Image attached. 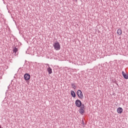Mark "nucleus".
Wrapping results in <instances>:
<instances>
[{"mask_svg":"<svg viewBox=\"0 0 128 128\" xmlns=\"http://www.w3.org/2000/svg\"><path fill=\"white\" fill-rule=\"evenodd\" d=\"M75 104L78 108H80L79 110V112L80 114H84V110H86L84 104H82V101L80 100H77L75 102Z\"/></svg>","mask_w":128,"mask_h":128,"instance_id":"f257e3e1","label":"nucleus"},{"mask_svg":"<svg viewBox=\"0 0 128 128\" xmlns=\"http://www.w3.org/2000/svg\"><path fill=\"white\" fill-rule=\"evenodd\" d=\"M54 49L56 50H60V44L58 42H55L53 44Z\"/></svg>","mask_w":128,"mask_h":128,"instance_id":"f03ea898","label":"nucleus"},{"mask_svg":"<svg viewBox=\"0 0 128 128\" xmlns=\"http://www.w3.org/2000/svg\"><path fill=\"white\" fill-rule=\"evenodd\" d=\"M77 94L78 98H81V100H82V98H84V94H82V90H78L77 91Z\"/></svg>","mask_w":128,"mask_h":128,"instance_id":"7ed1b4c3","label":"nucleus"},{"mask_svg":"<svg viewBox=\"0 0 128 128\" xmlns=\"http://www.w3.org/2000/svg\"><path fill=\"white\" fill-rule=\"evenodd\" d=\"M24 78L25 80H28L30 78V75L28 73L25 74H24Z\"/></svg>","mask_w":128,"mask_h":128,"instance_id":"20e7f679","label":"nucleus"},{"mask_svg":"<svg viewBox=\"0 0 128 128\" xmlns=\"http://www.w3.org/2000/svg\"><path fill=\"white\" fill-rule=\"evenodd\" d=\"M48 68H47V71L48 72V74H52V70L50 68L49 64H48Z\"/></svg>","mask_w":128,"mask_h":128,"instance_id":"39448f33","label":"nucleus"},{"mask_svg":"<svg viewBox=\"0 0 128 128\" xmlns=\"http://www.w3.org/2000/svg\"><path fill=\"white\" fill-rule=\"evenodd\" d=\"M122 74L124 78H125L126 80H128V74H126L124 72L122 71Z\"/></svg>","mask_w":128,"mask_h":128,"instance_id":"423d86ee","label":"nucleus"},{"mask_svg":"<svg viewBox=\"0 0 128 128\" xmlns=\"http://www.w3.org/2000/svg\"><path fill=\"white\" fill-rule=\"evenodd\" d=\"M122 108H118V109H117V112L118 114H122Z\"/></svg>","mask_w":128,"mask_h":128,"instance_id":"0eeeda50","label":"nucleus"},{"mask_svg":"<svg viewBox=\"0 0 128 128\" xmlns=\"http://www.w3.org/2000/svg\"><path fill=\"white\" fill-rule=\"evenodd\" d=\"M117 34L118 36H122V31L121 29H118L117 30Z\"/></svg>","mask_w":128,"mask_h":128,"instance_id":"6e6552de","label":"nucleus"},{"mask_svg":"<svg viewBox=\"0 0 128 128\" xmlns=\"http://www.w3.org/2000/svg\"><path fill=\"white\" fill-rule=\"evenodd\" d=\"M71 96H72V98H76V93L74 92V91L71 90Z\"/></svg>","mask_w":128,"mask_h":128,"instance_id":"1a4fd4ad","label":"nucleus"},{"mask_svg":"<svg viewBox=\"0 0 128 128\" xmlns=\"http://www.w3.org/2000/svg\"><path fill=\"white\" fill-rule=\"evenodd\" d=\"M71 86H72V88H74V90H76V85L72 83L71 84Z\"/></svg>","mask_w":128,"mask_h":128,"instance_id":"9d476101","label":"nucleus"},{"mask_svg":"<svg viewBox=\"0 0 128 128\" xmlns=\"http://www.w3.org/2000/svg\"><path fill=\"white\" fill-rule=\"evenodd\" d=\"M13 52H15V54H16V52H18V48L15 47L14 48H13Z\"/></svg>","mask_w":128,"mask_h":128,"instance_id":"9b49d317","label":"nucleus"},{"mask_svg":"<svg viewBox=\"0 0 128 128\" xmlns=\"http://www.w3.org/2000/svg\"><path fill=\"white\" fill-rule=\"evenodd\" d=\"M82 123L83 124H84V120H82Z\"/></svg>","mask_w":128,"mask_h":128,"instance_id":"f8f14e48","label":"nucleus"},{"mask_svg":"<svg viewBox=\"0 0 128 128\" xmlns=\"http://www.w3.org/2000/svg\"><path fill=\"white\" fill-rule=\"evenodd\" d=\"M0 128H3L0 126Z\"/></svg>","mask_w":128,"mask_h":128,"instance_id":"ddd939ff","label":"nucleus"}]
</instances>
